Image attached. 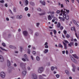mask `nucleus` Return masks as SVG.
Returning <instances> with one entry per match:
<instances>
[{"label":"nucleus","mask_w":79,"mask_h":79,"mask_svg":"<svg viewBox=\"0 0 79 79\" xmlns=\"http://www.w3.org/2000/svg\"><path fill=\"white\" fill-rule=\"evenodd\" d=\"M61 12L63 14V17L65 19H67V20H68L69 19V15L68 14H66V11L65 10H63V9L61 10Z\"/></svg>","instance_id":"1"},{"label":"nucleus","mask_w":79,"mask_h":79,"mask_svg":"<svg viewBox=\"0 0 79 79\" xmlns=\"http://www.w3.org/2000/svg\"><path fill=\"white\" fill-rule=\"evenodd\" d=\"M32 78L33 79H37V76L35 74H33L32 75Z\"/></svg>","instance_id":"7"},{"label":"nucleus","mask_w":79,"mask_h":79,"mask_svg":"<svg viewBox=\"0 0 79 79\" xmlns=\"http://www.w3.org/2000/svg\"><path fill=\"white\" fill-rule=\"evenodd\" d=\"M7 61L8 66H10L11 64L10 63V60H7Z\"/></svg>","instance_id":"14"},{"label":"nucleus","mask_w":79,"mask_h":79,"mask_svg":"<svg viewBox=\"0 0 79 79\" xmlns=\"http://www.w3.org/2000/svg\"><path fill=\"white\" fill-rule=\"evenodd\" d=\"M0 3H4V1H3V0H2L1 1H0Z\"/></svg>","instance_id":"55"},{"label":"nucleus","mask_w":79,"mask_h":79,"mask_svg":"<svg viewBox=\"0 0 79 79\" xmlns=\"http://www.w3.org/2000/svg\"><path fill=\"white\" fill-rule=\"evenodd\" d=\"M70 37V35L68 34H67V35H66V37L67 38H69Z\"/></svg>","instance_id":"32"},{"label":"nucleus","mask_w":79,"mask_h":79,"mask_svg":"<svg viewBox=\"0 0 79 79\" xmlns=\"http://www.w3.org/2000/svg\"><path fill=\"white\" fill-rule=\"evenodd\" d=\"M55 69V68L53 66H52L51 67V70L52 71H53Z\"/></svg>","instance_id":"36"},{"label":"nucleus","mask_w":79,"mask_h":79,"mask_svg":"<svg viewBox=\"0 0 79 79\" xmlns=\"http://www.w3.org/2000/svg\"><path fill=\"white\" fill-rule=\"evenodd\" d=\"M32 53L33 55H35L36 54V52H35V51H34Z\"/></svg>","instance_id":"49"},{"label":"nucleus","mask_w":79,"mask_h":79,"mask_svg":"<svg viewBox=\"0 0 79 79\" xmlns=\"http://www.w3.org/2000/svg\"><path fill=\"white\" fill-rule=\"evenodd\" d=\"M70 44H71L72 45H73L74 44L73 42H71L70 43Z\"/></svg>","instance_id":"64"},{"label":"nucleus","mask_w":79,"mask_h":79,"mask_svg":"<svg viewBox=\"0 0 79 79\" xmlns=\"http://www.w3.org/2000/svg\"><path fill=\"white\" fill-rule=\"evenodd\" d=\"M4 6L5 7H8V5H7V3L5 4Z\"/></svg>","instance_id":"60"},{"label":"nucleus","mask_w":79,"mask_h":79,"mask_svg":"<svg viewBox=\"0 0 79 79\" xmlns=\"http://www.w3.org/2000/svg\"><path fill=\"white\" fill-rule=\"evenodd\" d=\"M62 54H64L65 53V51H62Z\"/></svg>","instance_id":"56"},{"label":"nucleus","mask_w":79,"mask_h":79,"mask_svg":"<svg viewBox=\"0 0 79 79\" xmlns=\"http://www.w3.org/2000/svg\"><path fill=\"white\" fill-rule=\"evenodd\" d=\"M58 47H61V48H63V46L61 45V44H60L59 45Z\"/></svg>","instance_id":"33"},{"label":"nucleus","mask_w":79,"mask_h":79,"mask_svg":"<svg viewBox=\"0 0 79 79\" xmlns=\"http://www.w3.org/2000/svg\"><path fill=\"white\" fill-rule=\"evenodd\" d=\"M63 32L64 34H66V33H67V31H64Z\"/></svg>","instance_id":"50"},{"label":"nucleus","mask_w":79,"mask_h":79,"mask_svg":"<svg viewBox=\"0 0 79 79\" xmlns=\"http://www.w3.org/2000/svg\"><path fill=\"white\" fill-rule=\"evenodd\" d=\"M20 51H21V52H22V50H23V47L21 46H20Z\"/></svg>","instance_id":"43"},{"label":"nucleus","mask_w":79,"mask_h":79,"mask_svg":"<svg viewBox=\"0 0 79 79\" xmlns=\"http://www.w3.org/2000/svg\"><path fill=\"white\" fill-rule=\"evenodd\" d=\"M48 45V43L47 42H46L44 44V45L46 46V45Z\"/></svg>","instance_id":"51"},{"label":"nucleus","mask_w":79,"mask_h":79,"mask_svg":"<svg viewBox=\"0 0 79 79\" xmlns=\"http://www.w3.org/2000/svg\"><path fill=\"white\" fill-rule=\"evenodd\" d=\"M72 66L73 67V68H76V66H75V65L73 64H72Z\"/></svg>","instance_id":"39"},{"label":"nucleus","mask_w":79,"mask_h":79,"mask_svg":"<svg viewBox=\"0 0 79 79\" xmlns=\"http://www.w3.org/2000/svg\"><path fill=\"white\" fill-rule=\"evenodd\" d=\"M0 48L2 50V51H5V52H8V50L3 48L2 47H0Z\"/></svg>","instance_id":"15"},{"label":"nucleus","mask_w":79,"mask_h":79,"mask_svg":"<svg viewBox=\"0 0 79 79\" xmlns=\"http://www.w3.org/2000/svg\"><path fill=\"white\" fill-rule=\"evenodd\" d=\"M37 10L39 11H41V9H40V8H38L37 9Z\"/></svg>","instance_id":"54"},{"label":"nucleus","mask_w":79,"mask_h":79,"mask_svg":"<svg viewBox=\"0 0 79 79\" xmlns=\"http://www.w3.org/2000/svg\"><path fill=\"white\" fill-rule=\"evenodd\" d=\"M23 34L25 37H26L28 35V32L26 31H23Z\"/></svg>","instance_id":"5"},{"label":"nucleus","mask_w":79,"mask_h":79,"mask_svg":"<svg viewBox=\"0 0 79 79\" xmlns=\"http://www.w3.org/2000/svg\"><path fill=\"white\" fill-rule=\"evenodd\" d=\"M31 58L32 60H34V57H33V56H31Z\"/></svg>","instance_id":"44"},{"label":"nucleus","mask_w":79,"mask_h":79,"mask_svg":"<svg viewBox=\"0 0 79 79\" xmlns=\"http://www.w3.org/2000/svg\"><path fill=\"white\" fill-rule=\"evenodd\" d=\"M63 11H64L65 10H66V11H67V13H69V10H67L66 9H64V10H63Z\"/></svg>","instance_id":"38"},{"label":"nucleus","mask_w":79,"mask_h":79,"mask_svg":"<svg viewBox=\"0 0 79 79\" xmlns=\"http://www.w3.org/2000/svg\"><path fill=\"white\" fill-rule=\"evenodd\" d=\"M70 52L71 53H73V50L71 49V50H70Z\"/></svg>","instance_id":"63"},{"label":"nucleus","mask_w":79,"mask_h":79,"mask_svg":"<svg viewBox=\"0 0 79 79\" xmlns=\"http://www.w3.org/2000/svg\"><path fill=\"white\" fill-rule=\"evenodd\" d=\"M59 19H60V20H61L63 19L62 17H59Z\"/></svg>","instance_id":"62"},{"label":"nucleus","mask_w":79,"mask_h":79,"mask_svg":"<svg viewBox=\"0 0 79 79\" xmlns=\"http://www.w3.org/2000/svg\"><path fill=\"white\" fill-rule=\"evenodd\" d=\"M72 55L75 58H77V59H78L79 58V57L77 56L76 54H72Z\"/></svg>","instance_id":"17"},{"label":"nucleus","mask_w":79,"mask_h":79,"mask_svg":"<svg viewBox=\"0 0 79 79\" xmlns=\"http://www.w3.org/2000/svg\"><path fill=\"white\" fill-rule=\"evenodd\" d=\"M39 78L40 79H45L44 78L43 79V77H42L41 75H40L39 76Z\"/></svg>","instance_id":"26"},{"label":"nucleus","mask_w":79,"mask_h":79,"mask_svg":"<svg viewBox=\"0 0 79 79\" xmlns=\"http://www.w3.org/2000/svg\"><path fill=\"white\" fill-rule=\"evenodd\" d=\"M71 59L72 61H73V63H74L77 64V60H76V59H75L74 58H73V57H72Z\"/></svg>","instance_id":"6"},{"label":"nucleus","mask_w":79,"mask_h":79,"mask_svg":"<svg viewBox=\"0 0 79 79\" xmlns=\"http://www.w3.org/2000/svg\"><path fill=\"white\" fill-rule=\"evenodd\" d=\"M64 42H65V43H66V44L69 43V42H68V41H67L66 40H64Z\"/></svg>","instance_id":"35"},{"label":"nucleus","mask_w":79,"mask_h":79,"mask_svg":"<svg viewBox=\"0 0 79 79\" xmlns=\"http://www.w3.org/2000/svg\"><path fill=\"white\" fill-rule=\"evenodd\" d=\"M6 76L5 73L4 72H2L1 73L0 77H1L2 78V79L5 78Z\"/></svg>","instance_id":"3"},{"label":"nucleus","mask_w":79,"mask_h":79,"mask_svg":"<svg viewBox=\"0 0 79 79\" xmlns=\"http://www.w3.org/2000/svg\"><path fill=\"white\" fill-rule=\"evenodd\" d=\"M27 73V72L26 71V70H24V71H23L22 73L23 76H26V74Z\"/></svg>","instance_id":"10"},{"label":"nucleus","mask_w":79,"mask_h":79,"mask_svg":"<svg viewBox=\"0 0 79 79\" xmlns=\"http://www.w3.org/2000/svg\"><path fill=\"white\" fill-rule=\"evenodd\" d=\"M71 30L72 31H74L75 32H76V29H75V27H72L71 28Z\"/></svg>","instance_id":"21"},{"label":"nucleus","mask_w":79,"mask_h":79,"mask_svg":"<svg viewBox=\"0 0 79 79\" xmlns=\"http://www.w3.org/2000/svg\"><path fill=\"white\" fill-rule=\"evenodd\" d=\"M45 13H39V15L40 16H42L43 15H44Z\"/></svg>","instance_id":"27"},{"label":"nucleus","mask_w":79,"mask_h":79,"mask_svg":"<svg viewBox=\"0 0 79 79\" xmlns=\"http://www.w3.org/2000/svg\"><path fill=\"white\" fill-rule=\"evenodd\" d=\"M53 32H54V35H56V31L55 30H54L53 31Z\"/></svg>","instance_id":"40"},{"label":"nucleus","mask_w":79,"mask_h":79,"mask_svg":"<svg viewBox=\"0 0 79 79\" xmlns=\"http://www.w3.org/2000/svg\"><path fill=\"white\" fill-rule=\"evenodd\" d=\"M43 68L42 67H39L38 69V72L39 73H42L43 72Z\"/></svg>","instance_id":"4"},{"label":"nucleus","mask_w":79,"mask_h":79,"mask_svg":"<svg viewBox=\"0 0 79 79\" xmlns=\"http://www.w3.org/2000/svg\"><path fill=\"white\" fill-rule=\"evenodd\" d=\"M35 35L36 36H38V35H39V33L36 32L35 33Z\"/></svg>","instance_id":"41"},{"label":"nucleus","mask_w":79,"mask_h":79,"mask_svg":"<svg viewBox=\"0 0 79 79\" xmlns=\"http://www.w3.org/2000/svg\"><path fill=\"white\" fill-rule=\"evenodd\" d=\"M40 3H41L44 6H45V1H44L43 2L42 1H40Z\"/></svg>","instance_id":"18"},{"label":"nucleus","mask_w":79,"mask_h":79,"mask_svg":"<svg viewBox=\"0 0 79 79\" xmlns=\"http://www.w3.org/2000/svg\"><path fill=\"white\" fill-rule=\"evenodd\" d=\"M78 44H77V43H75V46H76V47H77V46Z\"/></svg>","instance_id":"57"},{"label":"nucleus","mask_w":79,"mask_h":79,"mask_svg":"<svg viewBox=\"0 0 79 79\" xmlns=\"http://www.w3.org/2000/svg\"><path fill=\"white\" fill-rule=\"evenodd\" d=\"M9 48H12V49H16V47L11 45L9 46Z\"/></svg>","instance_id":"13"},{"label":"nucleus","mask_w":79,"mask_h":79,"mask_svg":"<svg viewBox=\"0 0 79 79\" xmlns=\"http://www.w3.org/2000/svg\"><path fill=\"white\" fill-rule=\"evenodd\" d=\"M56 77L57 78H59V77H60V75L58 74H57L56 75Z\"/></svg>","instance_id":"37"},{"label":"nucleus","mask_w":79,"mask_h":79,"mask_svg":"<svg viewBox=\"0 0 79 79\" xmlns=\"http://www.w3.org/2000/svg\"><path fill=\"white\" fill-rule=\"evenodd\" d=\"M48 52V49H45L44 51V53H47Z\"/></svg>","instance_id":"19"},{"label":"nucleus","mask_w":79,"mask_h":79,"mask_svg":"<svg viewBox=\"0 0 79 79\" xmlns=\"http://www.w3.org/2000/svg\"><path fill=\"white\" fill-rule=\"evenodd\" d=\"M30 4L32 6H34V5H35V4H34V3L32 2H30Z\"/></svg>","instance_id":"25"},{"label":"nucleus","mask_w":79,"mask_h":79,"mask_svg":"<svg viewBox=\"0 0 79 79\" xmlns=\"http://www.w3.org/2000/svg\"><path fill=\"white\" fill-rule=\"evenodd\" d=\"M62 43L64 45L65 49H67V44L65 43L64 41H63Z\"/></svg>","instance_id":"11"},{"label":"nucleus","mask_w":79,"mask_h":79,"mask_svg":"<svg viewBox=\"0 0 79 79\" xmlns=\"http://www.w3.org/2000/svg\"><path fill=\"white\" fill-rule=\"evenodd\" d=\"M63 26H61L60 27V29L61 30H63Z\"/></svg>","instance_id":"53"},{"label":"nucleus","mask_w":79,"mask_h":79,"mask_svg":"<svg viewBox=\"0 0 79 79\" xmlns=\"http://www.w3.org/2000/svg\"><path fill=\"white\" fill-rule=\"evenodd\" d=\"M27 53H28V54H30L31 53V50H30V49H28Z\"/></svg>","instance_id":"28"},{"label":"nucleus","mask_w":79,"mask_h":79,"mask_svg":"<svg viewBox=\"0 0 79 79\" xmlns=\"http://www.w3.org/2000/svg\"><path fill=\"white\" fill-rule=\"evenodd\" d=\"M6 19L7 21H10V19H9V18L8 17L6 18Z\"/></svg>","instance_id":"47"},{"label":"nucleus","mask_w":79,"mask_h":79,"mask_svg":"<svg viewBox=\"0 0 79 79\" xmlns=\"http://www.w3.org/2000/svg\"><path fill=\"white\" fill-rule=\"evenodd\" d=\"M73 23H74V24L76 25L77 27H79V25L77 23L76 21L74 20H73Z\"/></svg>","instance_id":"12"},{"label":"nucleus","mask_w":79,"mask_h":79,"mask_svg":"<svg viewBox=\"0 0 79 79\" xmlns=\"http://www.w3.org/2000/svg\"><path fill=\"white\" fill-rule=\"evenodd\" d=\"M22 60L23 61H26V59H25L24 58H22Z\"/></svg>","instance_id":"46"},{"label":"nucleus","mask_w":79,"mask_h":79,"mask_svg":"<svg viewBox=\"0 0 79 79\" xmlns=\"http://www.w3.org/2000/svg\"><path fill=\"white\" fill-rule=\"evenodd\" d=\"M36 60L37 61H40V57H39V56H37L36 57Z\"/></svg>","instance_id":"23"},{"label":"nucleus","mask_w":79,"mask_h":79,"mask_svg":"<svg viewBox=\"0 0 79 79\" xmlns=\"http://www.w3.org/2000/svg\"><path fill=\"white\" fill-rule=\"evenodd\" d=\"M48 20H49V21L50 20H52V17H51V16H50V15H48Z\"/></svg>","instance_id":"16"},{"label":"nucleus","mask_w":79,"mask_h":79,"mask_svg":"<svg viewBox=\"0 0 79 79\" xmlns=\"http://www.w3.org/2000/svg\"><path fill=\"white\" fill-rule=\"evenodd\" d=\"M27 69L29 70H31V68L29 66L27 67Z\"/></svg>","instance_id":"48"},{"label":"nucleus","mask_w":79,"mask_h":79,"mask_svg":"<svg viewBox=\"0 0 79 79\" xmlns=\"http://www.w3.org/2000/svg\"><path fill=\"white\" fill-rule=\"evenodd\" d=\"M24 58H25L26 60H27L28 61H29V60L27 59V56L26 54H25L24 56Z\"/></svg>","instance_id":"20"},{"label":"nucleus","mask_w":79,"mask_h":79,"mask_svg":"<svg viewBox=\"0 0 79 79\" xmlns=\"http://www.w3.org/2000/svg\"><path fill=\"white\" fill-rule=\"evenodd\" d=\"M45 48H48V46L46 45L45 46Z\"/></svg>","instance_id":"52"},{"label":"nucleus","mask_w":79,"mask_h":79,"mask_svg":"<svg viewBox=\"0 0 79 79\" xmlns=\"http://www.w3.org/2000/svg\"><path fill=\"white\" fill-rule=\"evenodd\" d=\"M2 45L4 47H6V44H5V43H2Z\"/></svg>","instance_id":"29"},{"label":"nucleus","mask_w":79,"mask_h":79,"mask_svg":"<svg viewBox=\"0 0 79 79\" xmlns=\"http://www.w3.org/2000/svg\"><path fill=\"white\" fill-rule=\"evenodd\" d=\"M39 24H40V23H36V26L37 27H39Z\"/></svg>","instance_id":"45"},{"label":"nucleus","mask_w":79,"mask_h":79,"mask_svg":"<svg viewBox=\"0 0 79 79\" xmlns=\"http://www.w3.org/2000/svg\"><path fill=\"white\" fill-rule=\"evenodd\" d=\"M65 73L67 74H69V71H68L67 70H66L65 71Z\"/></svg>","instance_id":"31"},{"label":"nucleus","mask_w":79,"mask_h":79,"mask_svg":"<svg viewBox=\"0 0 79 79\" xmlns=\"http://www.w3.org/2000/svg\"><path fill=\"white\" fill-rule=\"evenodd\" d=\"M60 26H61L60 23V22H58L57 25V27H60Z\"/></svg>","instance_id":"24"},{"label":"nucleus","mask_w":79,"mask_h":79,"mask_svg":"<svg viewBox=\"0 0 79 79\" xmlns=\"http://www.w3.org/2000/svg\"><path fill=\"white\" fill-rule=\"evenodd\" d=\"M13 11L14 12H16V8L15 7L13 8Z\"/></svg>","instance_id":"42"},{"label":"nucleus","mask_w":79,"mask_h":79,"mask_svg":"<svg viewBox=\"0 0 79 79\" xmlns=\"http://www.w3.org/2000/svg\"><path fill=\"white\" fill-rule=\"evenodd\" d=\"M61 10L60 11V10H57V11H56V13H57V14H59V13H60V12H61Z\"/></svg>","instance_id":"30"},{"label":"nucleus","mask_w":79,"mask_h":79,"mask_svg":"<svg viewBox=\"0 0 79 79\" xmlns=\"http://www.w3.org/2000/svg\"><path fill=\"white\" fill-rule=\"evenodd\" d=\"M4 61V59L2 56L0 55V62H3Z\"/></svg>","instance_id":"8"},{"label":"nucleus","mask_w":79,"mask_h":79,"mask_svg":"<svg viewBox=\"0 0 79 79\" xmlns=\"http://www.w3.org/2000/svg\"><path fill=\"white\" fill-rule=\"evenodd\" d=\"M29 10V8H28V7H26L25 8V11H27L28 10Z\"/></svg>","instance_id":"34"},{"label":"nucleus","mask_w":79,"mask_h":79,"mask_svg":"<svg viewBox=\"0 0 79 79\" xmlns=\"http://www.w3.org/2000/svg\"><path fill=\"white\" fill-rule=\"evenodd\" d=\"M25 5L26 6L27 5H28V1L27 0H25Z\"/></svg>","instance_id":"22"},{"label":"nucleus","mask_w":79,"mask_h":79,"mask_svg":"<svg viewBox=\"0 0 79 79\" xmlns=\"http://www.w3.org/2000/svg\"><path fill=\"white\" fill-rule=\"evenodd\" d=\"M27 65L26 63L21 62L20 63V66L22 68L23 70H26V66Z\"/></svg>","instance_id":"2"},{"label":"nucleus","mask_w":79,"mask_h":79,"mask_svg":"<svg viewBox=\"0 0 79 79\" xmlns=\"http://www.w3.org/2000/svg\"><path fill=\"white\" fill-rule=\"evenodd\" d=\"M69 47H72V45L70 44H68Z\"/></svg>","instance_id":"59"},{"label":"nucleus","mask_w":79,"mask_h":79,"mask_svg":"<svg viewBox=\"0 0 79 79\" xmlns=\"http://www.w3.org/2000/svg\"><path fill=\"white\" fill-rule=\"evenodd\" d=\"M75 68H73V69H72L73 72H75Z\"/></svg>","instance_id":"58"},{"label":"nucleus","mask_w":79,"mask_h":79,"mask_svg":"<svg viewBox=\"0 0 79 79\" xmlns=\"http://www.w3.org/2000/svg\"><path fill=\"white\" fill-rule=\"evenodd\" d=\"M23 18V15H17L16 18L18 19H21Z\"/></svg>","instance_id":"9"},{"label":"nucleus","mask_w":79,"mask_h":79,"mask_svg":"<svg viewBox=\"0 0 79 79\" xmlns=\"http://www.w3.org/2000/svg\"><path fill=\"white\" fill-rule=\"evenodd\" d=\"M27 15L28 16V17H30V16H31V14H27Z\"/></svg>","instance_id":"61"}]
</instances>
